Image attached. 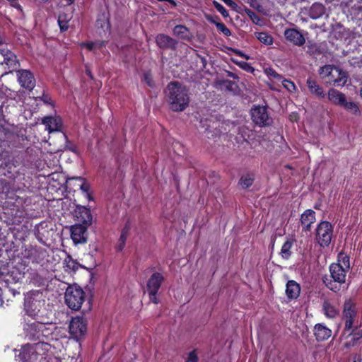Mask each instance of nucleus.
Segmentation results:
<instances>
[{
    "instance_id": "49530a36",
    "label": "nucleus",
    "mask_w": 362,
    "mask_h": 362,
    "mask_svg": "<svg viewBox=\"0 0 362 362\" xmlns=\"http://www.w3.org/2000/svg\"><path fill=\"white\" fill-rule=\"evenodd\" d=\"M246 13L254 23H258V22L260 21L259 17L254 11L247 9Z\"/></svg>"
},
{
    "instance_id": "864d4df0",
    "label": "nucleus",
    "mask_w": 362,
    "mask_h": 362,
    "mask_svg": "<svg viewBox=\"0 0 362 362\" xmlns=\"http://www.w3.org/2000/svg\"><path fill=\"white\" fill-rule=\"evenodd\" d=\"M150 295V300L155 304H157L158 300L156 297V294H149Z\"/></svg>"
},
{
    "instance_id": "2f4dec72",
    "label": "nucleus",
    "mask_w": 362,
    "mask_h": 362,
    "mask_svg": "<svg viewBox=\"0 0 362 362\" xmlns=\"http://www.w3.org/2000/svg\"><path fill=\"white\" fill-rule=\"evenodd\" d=\"M255 37L265 45H271L273 43V37L267 33L257 32L255 33Z\"/></svg>"
},
{
    "instance_id": "f704fd0d",
    "label": "nucleus",
    "mask_w": 362,
    "mask_h": 362,
    "mask_svg": "<svg viewBox=\"0 0 362 362\" xmlns=\"http://www.w3.org/2000/svg\"><path fill=\"white\" fill-rule=\"evenodd\" d=\"M333 264H339L344 269L348 271L350 268L349 257L344 254L340 253L338 257V262L333 263Z\"/></svg>"
},
{
    "instance_id": "6ab92c4d",
    "label": "nucleus",
    "mask_w": 362,
    "mask_h": 362,
    "mask_svg": "<svg viewBox=\"0 0 362 362\" xmlns=\"http://www.w3.org/2000/svg\"><path fill=\"white\" fill-rule=\"evenodd\" d=\"M156 41L158 46L162 49H175L177 44L175 39L165 34L158 35Z\"/></svg>"
},
{
    "instance_id": "dca6fc26",
    "label": "nucleus",
    "mask_w": 362,
    "mask_h": 362,
    "mask_svg": "<svg viewBox=\"0 0 362 362\" xmlns=\"http://www.w3.org/2000/svg\"><path fill=\"white\" fill-rule=\"evenodd\" d=\"M42 123L45 125L46 130L49 133L59 132L62 127V119L59 117H45Z\"/></svg>"
},
{
    "instance_id": "09e8293b",
    "label": "nucleus",
    "mask_w": 362,
    "mask_h": 362,
    "mask_svg": "<svg viewBox=\"0 0 362 362\" xmlns=\"http://www.w3.org/2000/svg\"><path fill=\"white\" fill-rule=\"evenodd\" d=\"M214 5L215 8L223 16H226V11L224 7L217 1H214Z\"/></svg>"
},
{
    "instance_id": "7ed1b4c3",
    "label": "nucleus",
    "mask_w": 362,
    "mask_h": 362,
    "mask_svg": "<svg viewBox=\"0 0 362 362\" xmlns=\"http://www.w3.org/2000/svg\"><path fill=\"white\" fill-rule=\"evenodd\" d=\"M49 346L47 343L42 341L26 344L21 348L18 356L23 362H37L40 357L42 358L46 355Z\"/></svg>"
},
{
    "instance_id": "e433bc0d",
    "label": "nucleus",
    "mask_w": 362,
    "mask_h": 362,
    "mask_svg": "<svg viewBox=\"0 0 362 362\" xmlns=\"http://www.w3.org/2000/svg\"><path fill=\"white\" fill-rule=\"evenodd\" d=\"M253 181H254V177L252 175H243L241 177L239 184L242 188L247 189L252 185Z\"/></svg>"
},
{
    "instance_id": "4be33fe9",
    "label": "nucleus",
    "mask_w": 362,
    "mask_h": 362,
    "mask_svg": "<svg viewBox=\"0 0 362 362\" xmlns=\"http://www.w3.org/2000/svg\"><path fill=\"white\" fill-rule=\"evenodd\" d=\"M347 341L344 344L346 348L355 346L362 344V329L358 330L357 329L353 330L347 337Z\"/></svg>"
},
{
    "instance_id": "39448f33",
    "label": "nucleus",
    "mask_w": 362,
    "mask_h": 362,
    "mask_svg": "<svg viewBox=\"0 0 362 362\" xmlns=\"http://www.w3.org/2000/svg\"><path fill=\"white\" fill-rule=\"evenodd\" d=\"M44 304L42 293L38 291H31L25 296V310L30 316H37Z\"/></svg>"
},
{
    "instance_id": "b1692460",
    "label": "nucleus",
    "mask_w": 362,
    "mask_h": 362,
    "mask_svg": "<svg viewBox=\"0 0 362 362\" xmlns=\"http://www.w3.org/2000/svg\"><path fill=\"white\" fill-rule=\"evenodd\" d=\"M300 293V285L293 280H290L286 284V294L288 299L297 298Z\"/></svg>"
},
{
    "instance_id": "f3484780",
    "label": "nucleus",
    "mask_w": 362,
    "mask_h": 362,
    "mask_svg": "<svg viewBox=\"0 0 362 362\" xmlns=\"http://www.w3.org/2000/svg\"><path fill=\"white\" fill-rule=\"evenodd\" d=\"M163 281V276L158 272L153 273L148 281L147 290L149 294H156Z\"/></svg>"
},
{
    "instance_id": "a19ab883",
    "label": "nucleus",
    "mask_w": 362,
    "mask_h": 362,
    "mask_svg": "<svg viewBox=\"0 0 362 362\" xmlns=\"http://www.w3.org/2000/svg\"><path fill=\"white\" fill-rule=\"evenodd\" d=\"M281 82L283 86L289 92L293 93L296 90V87L293 82L287 79H282Z\"/></svg>"
},
{
    "instance_id": "cd10ccee",
    "label": "nucleus",
    "mask_w": 362,
    "mask_h": 362,
    "mask_svg": "<svg viewBox=\"0 0 362 362\" xmlns=\"http://www.w3.org/2000/svg\"><path fill=\"white\" fill-rule=\"evenodd\" d=\"M325 12V8L322 4L315 3L310 7L309 16L313 19L322 17Z\"/></svg>"
},
{
    "instance_id": "4468645a",
    "label": "nucleus",
    "mask_w": 362,
    "mask_h": 362,
    "mask_svg": "<svg viewBox=\"0 0 362 362\" xmlns=\"http://www.w3.org/2000/svg\"><path fill=\"white\" fill-rule=\"evenodd\" d=\"M18 80L21 86L26 89L33 90L35 86V80L32 73L28 70H20L17 72Z\"/></svg>"
},
{
    "instance_id": "69168bd1",
    "label": "nucleus",
    "mask_w": 362,
    "mask_h": 362,
    "mask_svg": "<svg viewBox=\"0 0 362 362\" xmlns=\"http://www.w3.org/2000/svg\"><path fill=\"white\" fill-rule=\"evenodd\" d=\"M44 102H45V103L47 102V98H45Z\"/></svg>"
},
{
    "instance_id": "3c124183",
    "label": "nucleus",
    "mask_w": 362,
    "mask_h": 362,
    "mask_svg": "<svg viewBox=\"0 0 362 362\" xmlns=\"http://www.w3.org/2000/svg\"><path fill=\"white\" fill-rule=\"evenodd\" d=\"M95 45H96V43H95V42L83 44V46H86L87 47V49L90 51L95 50Z\"/></svg>"
},
{
    "instance_id": "c03bdc74",
    "label": "nucleus",
    "mask_w": 362,
    "mask_h": 362,
    "mask_svg": "<svg viewBox=\"0 0 362 362\" xmlns=\"http://www.w3.org/2000/svg\"><path fill=\"white\" fill-rule=\"evenodd\" d=\"M207 19H208L209 21H210L211 22H212V23H215V24H216V27H217V28H218V30H220L221 32H223V33H226V27H225V25H224V24H223V23L216 22V21H215V19H214L213 17H209V16H208V17H207Z\"/></svg>"
},
{
    "instance_id": "338daca9",
    "label": "nucleus",
    "mask_w": 362,
    "mask_h": 362,
    "mask_svg": "<svg viewBox=\"0 0 362 362\" xmlns=\"http://www.w3.org/2000/svg\"><path fill=\"white\" fill-rule=\"evenodd\" d=\"M44 102H45V103L47 102V98H45Z\"/></svg>"
},
{
    "instance_id": "c85d7f7f",
    "label": "nucleus",
    "mask_w": 362,
    "mask_h": 362,
    "mask_svg": "<svg viewBox=\"0 0 362 362\" xmlns=\"http://www.w3.org/2000/svg\"><path fill=\"white\" fill-rule=\"evenodd\" d=\"M131 228L130 223L129 221H127L122 230L120 237L118 240V243L117 245V250L118 251H122L125 245V243L127 240V238L129 233V230Z\"/></svg>"
},
{
    "instance_id": "a211bd4d",
    "label": "nucleus",
    "mask_w": 362,
    "mask_h": 362,
    "mask_svg": "<svg viewBox=\"0 0 362 362\" xmlns=\"http://www.w3.org/2000/svg\"><path fill=\"white\" fill-rule=\"evenodd\" d=\"M331 277L334 282L341 284L345 282L346 272L348 271L344 269L339 264H332L329 267Z\"/></svg>"
},
{
    "instance_id": "20e7f679",
    "label": "nucleus",
    "mask_w": 362,
    "mask_h": 362,
    "mask_svg": "<svg viewBox=\"0 0 362 362\" xmlns=\"http://www.w3.org/2000/svg\"><path fill=\"white\" fill-rule=\"evenodd\" d=\"M64 299L70 309L78 310L85 300V292L78 286H69L65 292Z\"/></svg>"
},
{
    "instance_id": "f257e3e1",
    "label": "nucleus",
    "mask_w": 362,
    "mask_h": 362,
    "mask_svg": "<svg viewBox=\"0 0 362 362\" xmlns=\"http://www.w3.org/2000/svg\"><path fill=\"white\" fill-rule=\"evenodd\" d=\"M170 108L175 112L185 110L189 103L187 88L178 82H171L166 90Z\"/></svg>"
},
{
    "instance_id": "bf43d9fd",
    "label": "nucleus",
    "mask_w": 362,
    "mask_h": 362,
    "mask_svg": "<svg viewBox=\"0 0 362 362\" xmlns=\"http://www.w3.org/2000/svg\"><path fill=\"white\" fill-rule=\"evenodd\" d=\"M227 74L228 77H233V78H235L234 74H233L232 72L228 71Z\"/></svg>"
},
{
    "instance_id": "e2e57ef3",
    "label": "nucleus",
    "mask_w": 362,
    "mask_h": 362,
    "mask_svg": "<svg viewBox=\"0 0 362 362\" xmlns=\"http://www.w3.org/2000/svg\"><path fill=\"white\" fill-rule=\"evenodd\" d=\"M227 33H228V35H230V32L229 31V30H227Z\"/></svg>"
},
{
    "instance_id": "bb28decb",
    "label": "nucleus",
    "mask_w": 362,
    "mask_h": 362,
    "mask_svg": "<svg viewBox=\"0 0 362 362\" xmlns=\"http://www.w3.org/2000/svg\"><path fill=\"white\" fill-rule=\"evenodd\" d=\"M345 96L343 93L334 88L330 89L327 94L329 100L335 105H339L344 101Z\"/></svg>"
},
{
    "instance_id": "5fc2aeb1",
    "label": "nucleus",
    "mask_w": 362,
    "mask_h": 362,
    "mask_svg": "<svg viewBox=\"0 0 362 362\" xmlns=\"http://www.w3.org/2000/svg\"><path fill=\"white\" fill-rule=\"evenodd\" d=\"M95 43H96L95 47V49H99L104 46V42H103V41H97V42H95Z\"/></svg>"
},
{
    "instance_id": "72a5a7b5",
    "label": "nucleus",
    "mask_w": 362,
    "mask_h": 362,
    "mask_svg": "<svg viewBox=\"0 0 362 362\" xmlns=\"http://www.w3.org/2000/svg\"><path fill=\"white\" fill-rule=\"evenodd\" d=\"M228 93L233 95H238L241 93V88L236 81L228 80Z\"/></svg>"
},
{
    "instance_id": "473e14b6",
    "label": "nucleus",
    "mask_w": 362,
    "mask_h": 362,
    "mask_svg": "<svg viewBox=\"0 0 362 362\" xmlns=\"http://www.w3.org/2000/svg\"><path fill=\"white\" fill-rule=\"evenodd\" d=\"M323 310L325 315L329 318H334L338 314L337 310L327 301L323 303Z\"/></svg>"
},
{
    "instance_id": "423d86ee",
    "label": "nucleus",
    "mask_w": 362,
    "mask_h": 362,
    "mask_svg": "<svg viewBox=\"0 0 362 362\" xmlns=\"http://www.w3.org/2000/svg\"><path fill=\"white\" fill-rule=\"evenodd\" d=\"M51 326L40 322H34L28 325V332L33 339L41 341L48 338L52 334Z\"/></svg>"
},
{
    "instance_id": "a18cd8bd",
    "label": "nucleus",
    "mask_w": 362,
    "mask_h": 362,
    "mask_svg": "<svg viewBox=\"0 0 362 362\" xmlns=\"http://www.w3.org/2000/svg\"><path fill=\"white\" fill-rule=\"evenodd\" d=\"M144 81L148 86L152 87L153 86V77L150 73L147 72L144 74Z\"/></svg>"
},
{
    "instance_id": "9b49d317",
    "label": "nucleus",
    "mask_w": 362,
    "mask_h": 362,
    "mask_svg": "<svg viewBox=\"0 0 362 362\" xmlns=\"http://www.w3.org/2000/svg\"><path fill=\"white\" fill-rule=\"evenodd\" d=\"M88 227L81 223H76L71 227V237L75 244H83L87 242Z\"/></svg>"
},
{
    "instance_id": "8fccbe9b",
    "label": "nucleus",
    "mask_w": 362,
    "mask_h": 362,
    "mask_svg": "<svg viewBox=\"0 0 362 362\" xmlns=\"http://www.w3.org/2000/svg\"><path fill=\"white\" fill-rule=\"evenodd\" d=\"M81 189L86 193V196L87 197H90V194L88 193V192L89 190V185L88 184L85 183V182L82 183L81 185Z\"/></svg>"
},
{
    "instance_id": "0eeeda50",
    "label": "nucleus",
    "mask_w": 362,
    "mask_h": 362,
    "mask_svg": "<svg viewBox=\"0 0 362 362\" xmlns=\"http://www.w3.org/2000/svg\"><path fill=\"white\" fill-rule=\"evenodd\" d=\"M333 228L328 221H322L316 230V240L321 247L328 246L332 238Z\"/></svg>"
},
{
    "instance_id": "393cba45",
    "label": "nucleus",
    "mask_w": 362,
    "mask_h": 362,
    "mask_svg": "<svg viewBox=\"0 0 362 362\" xmlns=\"http://www.w3.org/2000/svg\"><path fill=\"white\" fill-rule=\"evenodd\" d=\"M306 83L312 94L315 95L320 98H324L325 97L322 87L318 85L315 80L308 78Z\"/></svg>"
},
{
    "instance_id": "c756f323",
    "label": "nucleus",
    "mask_w": 362,
    "mask_h": 362,
    "mask_svg": "<svg viewBox=\"0 0 362 362\" xmlns=\"http://www.w3.org/2000/svg\"><path fill=\"white\" fill-rule=\"evenodd\" d=\"M339 106L344 107L346 110L351 113L358 115L360 113L359 108L356 103L353 101H348L346 97H344V100L341 102Z\"/></svg>"
},
{
    "instance_id": "13d9d810",
    "label": "nucleus",
    "mask_w": 362,
    "mask_h": 362,
    "mask_svg": "<svg viewBox=\"0 0 362 362\" xmlns=\"http://www.w3.org/2000/svg\"><path fill=\"white\" fill-rule=\"evenodd\" d=\"M353 362H361V358L360 356H355Z\"/></svg>"
},
{
    "instance_id": "ddd939ff",
    "label": "nucleus",
    "mask_w": 362,
    "mask_h": 362,
    "mask_svg": "<svg viewBox=\"0 0 362 362\" xmlns=\"http://www.w3.org/2000/svg\"><path fill=\"white\" fill-rule=\"evenodd\" d=\"M74 217L76 223H81L88 226H90L92 223L93 217L90 211L83 206L78 205L76 206L74 211Z\"/></svg>"
},
{
    "instance_id": "4d7b16f0",
    "label": "nucleus",
    "mask_w": 362,
    "mask_h": 362,
    "mask_svg": "<svg viewBox=\"0 0 362 362\" xmlns=\"http://www.w3.org/2000/svg\"><path fill=\"white\" fill-rule=\"evenodd\" d=\"M267 84L269 86L270 89L274 90H279V88L275 87L273 83H267Z\"/></svg>"
},
{
    "instance_id": "6e6552de",
    "label": "nucleus",
    "mask_w": 362,
    "mask_h": 362,
    "mask_svg": "<svg viewBox=\"0 0 362 362\" xmlns=\"http://www.w3.org/2000/svg\"><path fill=\"white\" fill-rule=\"evenodd\" d=\"M251 116L253 122L260 127L269 126L272 123L266 106H255L251 110Z\"/></svg>"
},
{
    "instance_id": "6e6d98bb",
    "label": "nucleus",
    "mask_w": 362,
    "mask_h": 362,
    "mask_svg": "<svg viewBox=\"0 0 362 362\" xmlns=\"http://www.w3.org/2000/svg\"><path fill=\"white\" fill-rule=\"evenodd\" d=\"M10 3L13 7H14L20 11L22 10L21 6L18 3H17L16 1H15L14 2H10Z\"/></svg>"
},
{
    "instance_id": "680f3d73",
    "label": "nucleus",
    "mask_w": 362,
    "mask_h": 362,
    "mask_svg": "<svg viewBox=\"0 0 362 362\" xmlns=\"http://www.w3.org/2000/svg\"><path fill=\"white\" fill-rule=\"evenodd\" d=\"M86 72H87V74H88L90 77H92V76H91V74H90V72L88 70H87V71H86Z\"/></svg>"
},
{
    "instance_id": "2eb2a0df",
    "label": "nucleus",
    "mask_w": 362,
    "mask_h": 362,
    "mask_svg": "<svg viewBox=\"0 0 362 362\" xmlns=\"http://www.w3.org/2000/svg\"><path fill=\"white\" fill-rule=\"evenodd\" d=\"M284 36L287 40L296 46H302L305 42L303 35L296 29H286L284 32Z\"/></svg>"
},
{
    "instance_id": "79ce46f5",
    "label": "nucleus",
    "mask_w": 362,
    "mask_h": 362,
    "mask_svg": "<svg viewBox=\"0 0 362 362\" xmlns=\"http://www.w3.org/2000/svg\"><path fill=\"white\" fill-rule=\"evenodd\" d=\"M229 52H231L234 53L236 57H240L243 58L245 60H248V59H250V57L248 55L244 54L240 50H238V49H233V48L228 47V55H230Z\"/></svg>"
},
{
    "instance_id": "c9c22d12",
    "label": "nucleus",
    "mask_w": 362,
    "mask_h": 362,
    "mask_svg": "<svg viewBox=\"0 0 362 362\" xmlns=\"http://www.w3.org/2000/svg\"><path fill=\"white\" fill-rule=\"evenodd\" d=\"M64 267L66 268V271H75L78 269V263L68 256L64 261Z\"/></svg>"
},
{
    "instance_id": "f03ea898",
    "label": "nucleus",
    "mask_w": 362,
    "mask_h": 362,
    "mask_svg": "<svg viewBox=\"0 0 362 362\" xmlns=\"http://www.w3.org/2000/svg\"><path fill=\"white\" fill-rule=\"evenodd\" d=\"M319 74L325 83L338 87H343L348 81L346 71L333 65H325L319 69Z\"/></svg>"
},
{
    "instance_id": "aec40b11",
    "label": "nucleus",
    "mask_w": 362,
    "mask_h": 362,
    "mask_svg": "<svg viewBox=\"0 0 362 362\" xmlns=\"http://www.w3.org/2000/svg\"><path fill=\"white\" fill-rule=\"evenodd\" d=\"M0 63L13 67L16 64V57L6 47H0Z\"/></svg>"
},
{
    "instance_id": "f8f14e48",
    "label": "nucleus",
    "mask_w": 362,
    "mask_h": 362,
    "mask_svg": "<svg viewBox=\"0 0 362 362\" xmlns=\"http://www.w3.org/2000/svg\"><path fill=\"white\" fill-rule=\"evenodd\" d=\"M46 255V250L32 245L28 246L24 251V257L30 259L33 263H40Z\"/></svg>"
},
{
    "instance_id": "58836bf2",
    "label": "nucleus",
    "mask_w": 362,
    "mask_h": 362,
    "mask_svg": "<svg viewBox=\"0 0 362 362\" xmlns=\"http://www.w3.org/2000/svg\"><path fill=\"white\" fill-rule=\"evenodd\" d=\"M264 74L270 77V78H275L276 79L277 81H281V80L283 79V77L281 75H280L279 74H278L274 69H273L272 68H270V67H267V68H265L264 69Z\"/></svg>"
},
{
    "instance_id": "4c0bfd02",
    "label": "nucleus",
    "mask_w": 362,
    "mask_h": 362,
    "mask_svg": "<svg viewBox=\"0 0 362 362\" xmlns=\"http://www.w3.org/2000/svg\"><path fill=\"white\" fill-rule=\"evenodd\" d=\"M230 60L238 64L240 68L243 70L252 73L255 71V69L248 63L240 60H236L235 57H230Z\"/></svg>"
},
{
    "instance_id": "603ef678",
    "label": "nucleus",
    "mask_w": 362,
    "mask_h": 362,
    "mask_svg": "<svg viewBox=\"0 0 362 362\" xmlns=\"http://www.w3.org/2000/svg\"><path fill=\"white\" fill-rule=\"evenodd\" d=\"M228 6L236 10L238 8L237 4L233 0H228Z\"/></svg>"
},
{
    "instance_id": "1a4fd4ad",
    "label": "nucleus",
    "mask_w": 362,
    "mask_h": 362,
    "mask_svg": "<svg viewBox=\"0 0 362 362\" xmlns=\"http://www.w3.org/2000/svg\"><path fill=\"white\" fill-rule=\"evenodd\" d=\"M87 320L83 316L73 317L69 325L71 335L77 339L83 337L86 332Z\"/></svg>"
},
{
    "instance_id": "9d476101",
    "label": "nucleus",
    "mask_w": 362,
    "mask_h": 362,
    "mask_svg": "<svg viewBox=\"0 0 362 362\" xmlns=\"http://www.w3.org/2000/svg\"><path fill=\"white\" fill-rule=\"evenodd\" d=\"M356 308L355 304L350 300H346L344 305L343 319L345 322L344 329L351 330L356 317Z\"/></svg>"
},
{
    "instance_id": "37998d69",
    "label": "nucleus",
    "mask_w": 362,
    "mask_h": 362,
    "mask_svg": "<svg viewBox=\"0 0 362 362\" xmlns=\"http://www.w3.org/2000/svg\"><path fill=\"white\" fill-rule=\"evenodd\" d=\"M326 286L334 292H337L340 289V285L339 284L334 282V281H329L327 282L325 280L324 281Z\"/></svg>"
},
{
    "instance_id": "5701e85b",
    "label": "nucleus",
    "mask_w": 362,
    "mask_h": 362,
    "mask_svg": "<svg viewBox=\"0 0 362 362\" xmlns=\"http://www.w3.org/2000/svg\"><path fill=\"white\" fill-rule=\"evenodd\" d=\"M314 334L317 341H325L331 337L332 330L322 324H317L314 327Z\"/></svg>"
},
{
    "instance_id": "ea45409f",
    "label": "nucleus",
    "mask_w": 362,
    "mask_h": 362,
    "mask_svg": "<svg viewBox=\"0 0 362 362\" xmlns=\"http://www.w3.org/2000/svg\"><path fill=\"white\" fill-rule=\"evenodd\" d=\"M58 23L60 27V30L62 31H66L69 28V23L66 19V16L64 14L59 15L58 18Z\"/></svg>"
},
{
    "instance_id": "052dcab7",
    "label": "nucleus",
    "mask_w": 362,
    "mask_h": 362,
    "mask_svg": "<svg viewBox=\"0 0 362 362\" xmlns=\"http://www.w3.org/2000/svg\"><path fill=\"white\" fill-rule=\"evenodd\" d=\"M68 4H71L75 0H64Z\"/></svg>"
},
{
    "instance_id": "0e129e2a",
    "label": "nucleus",
    "mask_w": 362,
    "mask_h": 362,
    "mask_svg": "<svg viewBox=\"0 0 362 362\" xmlns=\"http://www.w3.org/2000/svg\"><path fill=\"white\" fill-rule=\"evenodd\" d=\"M41 1H43V2H46V1H47L48 0H41Z\"/></svg>"
},
{
    "instance_id": "412c9836",
    "label": "nucleus",
    "mask_w": 362,
    "mask_h": 362,
    "mask_svg": "<svg viewBox=\"0 0 362 362\" xmlns=\"http://www.w3.org/2000/svg\"><path fill=\"white\" fill-rule=\"evenodd\" d=\"M315 221V213L311 209H308L304 211L300 217V223L303 230L305 232L310 231L311 225Z\"/></svg>"
},
{
    "instance_id": "7c9ffc66",
    "label": "nucleus",
    "mask_w": 362,
    "mask_h": 362,
    "mask_svg": "<svg viewBox=\"0 0 362 362\" xmlns=\"http://www.w3.org/2000/svg\"><path fill=\"white\" fill-rule=\"evenodd\" d=\"M292 246L293 241L290 240H286L283 244L280 252V255L284 259H288L291 257Z\"/></svg>"
},
{
    "instance_id": "de8ad7c7",
    "label": "nucleus",
    "mask_w": 362,
    "mask_h": 362,
    "mask_svg": "<svg viewBox=\"0 0 362 362\" xmlns=\"http://www.w3.org/2000/svg\"><path fill=\"white\" fill-rule=\"evenodd\" d=\"M185 362H198V357H197V354H195L194 351H191L188 354L187 359L186 360Z\"/></svg>"
},
{
    "instance_id": "a878e982",
    "label": "nucleus",
    "mask_w": 362,
    "mask_h": 362,
    "mask_svg": "<svg viewBox=\"0 0 362 362\" xmlns=\"http://www.w3.org/2000/svg\"><path fill=\"white\" fill-rule=\"evenodd\" d=\"M173 34L177 37L182 40H190L192 34L189 30L183 25H177L173 28Z\"/></svg>"
}]
</instances>
